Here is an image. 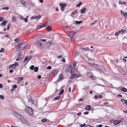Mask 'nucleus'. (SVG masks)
<instances>
[{
    "label": "nucleus",
    "instance_id": "f257e3e1",
    "mask_svg": "<svg viewBox=\"0 0 127 127\" xmlns=\"http://www.w3.org/2000/svg\"><path fill=\"white\" fill-rule=\"evenodd\" d=\"M24 110L27 112L29 115L32 116L33 114V111L30 107L26 106H25Z\"/></svg>",
    "mask_w": 127,
    "mask_h": 127
},
{
    "label": "nucleus",
    "instance_id": "f03ea898",
    "mask_svg": "<svg viewBox=\"0 0 127 127\" xmlns=\"http://www.w3.org/2000/svg\"><path fill=\"white\" fill-rule=\"evenodd\" d=\"M27 42H23L21 43L20 45L17 46V47H19V50L20 51L23 50L27 46Z\"/></svg>",
    "mask_w": 127,
    "mask_h": 127
},
{
    "label": "nucleus",
    "instance_id": "7ed1b4c3",
    "mask_svg": "<svg viewBox=\"0 0 127 127\" xmlns=\"http://www.w3.org/2000/svg\"><path fill=\"white\" fill-rule=\"evenodd\" d=\"M20 119L21 120L22 122L24 124H26L27 126L30 125L29 123L27 120L24 118L23 117H21Z\"/></svg>",
    "mask_w": 127,
    "mask_h": 127
},
{
    "label": "nucleus",
    "instance_id": "20e7f679",
    "mask_svg": "<svg viewBox=\"0 0 127 127\" xmlns=\"http://www.w3.org/2000/svg\"><path fill=\"white\" fill-rule=\"evenodd\" d=\"M76 32L74 31H71L69 34V36L71 38H72L76 34Z\"/></svg>",
    "mask_w": 127,
    "mask_h": 127
},
{
    "label": "nucleus",
    "instance_id": "39448f33",
    "mask_svg": "<svg viewBox=\"0 0 127 127\" xmlns=\"http://www.w3.org/2000/svg\"><path fill=\"white\" fill-rule=\"evenodd\" d=\"M34 44L38 47H40L41 46V44L40 43V41H37L35 42Z\"/></svg>",
    "mask_w": 127,
    "mask_h": 127
},
{
    "label": "nucleus",
    "instance_id": "423d86ee",
    "mask_svg": "<svg viewBox=\"0 0 127 127\" xmlns=\"http://www.w3.org/2000/svg\"><path fill=\"white\" fill-rule=\"evenodd\" d=\"M24 78L22 77H16L15 79L17 80V83H19L21 81L24 79Z\"/></svg>",
    "mask_w": 127,
    "mask_h": 127
},
{
    "label": "nucleus",
    "instance_id": "0eeeda50",
    "mask_svg": "<svg viewBox=\"0 0 127 127\" xmlns=\"http://www.w3.org/2000/svg\"><path fill=\"white\" fill-rule=\"evenodd\" d=\"M121 13V15L124 16V17L127 18V13L125 12L123 13V11L122 10H120Z\"/></svg>",
    "mask_w": 127,
    "mask_h": 127
},
{
    "label": "nucleus",
    "instance_id": "6e6552de",
    "mask_svg": "<svg viewBox=\"0 0 127 127\" xmlns=\"http://www.w3.org/2000/svg\"><path fill=\"white\" fill-rule=\"evenodd\" d=\"M121 123V121L119 120H116L114 121V125L118 124Z\"/></svg>",
    "mask_w": 127,
    "mask_h": 127
},
{
    "label": "nucleus",
    "instance_id": "1a4fd4ad",
    "mask_svg": "<svg viewBox=\"0 0 127 127\" xmlns=\"http://www.w3.org/2000/svg\"><path fill=\"white\" fill-rule=\"evenodd\" d=\"M119 88H120V90L122 91H123L124 92H127V89L125 88H121L120 87H119Z\"/></svg>",
    "mask_w": 127,
    "mask_h": 127
},
{
    "label": "nucleus",
    "instance_id": "9d476101",
    "mask_svg": "<svg viewBox=\"0 0 127 127\" xmlns=\"http://www.w3.org/2000/svg\"><path fill=\"white\" fill-rule=\"evenodd\" d=\"M126 30H122L119 31L120 34H123L125 33Z\"/></svg>",
    "mask_w": 127,
    "mask_h": 127
},
{
    "label": "nucleus",
    "instance_id": "9b49d317",
    "mask_svg": "<svg viewBox=\"0 0 127 127\" xmlns=\"http://www.w3.org/2000/svg\"><path fill=\"white\" fill-rule=\"evenodd\" d=\"M46 29L48 31H50L52 30V27L51 26H48L46 27Z\"/></svg>",
    "mask_w": 127,
    "mask_h": 127
},
{
    "label": "nucleus",
    "instance_id": "f8f14e48",
    "mask_svg": "<svg viewBox=\"0 0 127 127\" xmlns=\"http://www.w3.org/2000/svg\"><path fill=\"white\" fill-rule=\"evenodd\" d=\"M7 21L6 20L4 21L0 25L1 26H5L6 25Z\"/></svg>",
    "mask_w": 127,
    "mask_h": 127
},
{
    "label": "nucleus",
    "instance_id": "ddd939ff",
    "mask_svg": "<svg viewBox=\"0 0 127 127\" xmlns=\"http://www.w3.org/2000/svg\"><path fill=\"white\" fill-rule=\"evenodd\" d=\"M80 53H81L80 56L82 57V58H84V57L86 56V54H85V53L84 52H80Z\"/></svg>",
    "mask_w": 127,
    "mask_h": 127
},
{
    "label": "nucleus",
    "instance_id": "4468645a",
    "mask_svg": "<svg viewBox=\"0 0 127 127\" xmlns=\"http://www.w3.org/2000/svg\"><path fill=\"white\" fill-rule=\"evenodd\" d=\"M96 68L99 71H102L103 70V68L102 67H101L98 65Z\"/></svg>",
    "mask_w": 127,
    "mask_h": 127
},
{
    "label": "nucleus",
    "instance_id": "2eb2a0df",
    "mask_svg": "<svg viewBox=\"0 0 127 127\" xmlns=\"http://www.w3.org/2000/svg\"><path fill=\"white\" fill-rule=\"evenodd\" d=\"M86 10V8H83L81 10V12L82 13H84Z\"/></svg>",
    "mask_w": 127,
    "mask_h": 127
},
{
    "label": "nucleus",
    "instance_id": "dca6fc26",
    "mask_svg": "<svg viewBox=\"0 0 127 127\" xmlns=\"http://www.w3.org/2000/svg\"><path fill=\"white\" fill-rule=\"evenodd\" d=\"M83 21H76L75 22L74 24L76 25H77L82 23Z\"/></svg>",
    "mask_w": 127,
    "mask_h": 127
},
{
    "label": "nucleus",
    "instance_id": "f3484780",
    "mask_svg": "<svg viewBox=\"0 0 127 127\" xmlns=\"http://www.w3.org/2000/svg\"><path fill=\"white\" fill-rule=\"evenodd\" d=\"M80 52H79L77 51H75L74 53V57L75 58L76 57Z\"/></svg>",
    "mask_w": 127,
    "mask_h": 127
},
{
    "label": "nucleus",
    "instance_id": "a211bd4d",
    "mask_svg": "<svg viewBox=\"0 0 127 127\" xmlns=\"http://www.w3.org/2000/svg\"><path fill=\"white\" fill-rule=\"evenodd\" d=\"M91 108V106L90 105H87L86 107V110H89Z\"/></svg>",
    "mask_w": 127,
    "mask_h": 127
},
{
    "label": "nucleus",
    "instance_id": "6ab92c4d",
    "mask_svg": "<svg viewBox=\"0 0 127 127\" xmlns=\"http://www.w3.org/2000/svg\"><path fill=\"white\" fill-rule=\"evenodd\" d=\"M58 71L57 70H54L53 71V73L54 75H56L58 73Z\"/></svg>",
    "mask_w": 127,
    "mask_h": 127
},
{
    "label": "nucleus",
    "instance_id": "aec40b11",
    "mask_svg": "<svg viewBox=\"0 0 127 127\" xmlns=\"http://www.w3.org/2000/svg\"><path fill=\"white\" fill-rule=\"evenodd\" d=\"M87 74L88 75V74H90V75H91V76L90 75V77L91 78H92L93 77V76H92V75L93 74V73H92V72L91 71H89L87 72Z\"/></svg>",
    "mask_w": 127,
    "mask_h": 127
},
{
    "label": "nucleus",
    "instance_id": "412c9836",
    "mask_svg": "<svg viewBox=\"0 0 127 127\" xmlns=\"http://www.w3.org/2000/svg\"><path fill=\"white\" fill-rule=\"evenodd\" d=\"M119 3L120 4H124V5H126V2L124 1H119Z\"/></svg>",
    "mask_w": 127,
    "mask_h": 127
},
{
    "label": "nucleus",
    "instance_id": "4be33fe9",
    "mask_svg": "<svg viewBox=\"0 0 127 127\" xmlns=\"http://www.w3.org/2000/svg\"><path fill=\"white\" fill-rule=\"evenodd\" d=\"M123 41L125 42H123L124 43L126 44L127 42V38L126 37H124L123 38Z\"/></svg>",
    "mask_w": 127,
    "mask_h": 127
},
{
    "label": "nucleus",
    "instance_id": "5701e85b",
    "mask_svg": "<svg viewBox=\"0 0 127 127\" xmlns=\"http://www.w3.org/2000/svg\"><path fill=\"white\" fill-rule=\"evenodd\" d=\"M68 68L69 70V71L73 69V67L71 65H70L68 67Z\"/></svg>",
    "mask_w": 127,
    "mask_h": 127
},
{
    "label": "nucleus",
    "instance_id": "b1692460",
    "mask_svg": "<svg viewBox=\"0 0 127 127\" xmlns=\"http://www.w3.org/2000/svg\"><path fill=\"white\" fill-rule=\"evenodd\" d=\"M81 49H82V50H84L85 51H87V50H90V49H89L88 47H86L85 48H81Z\"/></svg>",
    "mask_w": 127,
    "mask_h": 127
},
{
    "label": "nucleus",
    "instance_id": "393cba45",
    "mask_svg": "<svg viewBox=\"0 0 127 127\" xmlns=\"http://www.w3.org/2000/svg\"><path fill=\"white\" fill-rule=\"evenodd\" d=\"M78 12V11L77 10H75L74 11L72 12V14H73V15H75V14L77 13Z\"/></svg>",
    "mask_w": 127,
    "mask_h": 127
},
{
    "label": "nucleus",
    "instance_id": "a878e982",
    "mask_svg": "<svg viewBox=\"0 0 127 127\" xmlns=\"http://www.w3.org/2000/svg\"><path fill=\"white\" fill-rule=\"evenodd\" d=\"M74 77L75 78H77L78 77H80V75L79 74H74Z\"/></svg>",
    "mask_w": 127,
    "mask_h": 127
},
{
    "label": "nucleus",
    "instance_id": "bb28decb",
    "mask_svg": "<svg viewBox=\"0 0 127 127\" xmlns=\"http://www.w3.org/2000/svg\"><path fill=\"white\" fill-rule=\"evenodd\" d=\"M63 76L62 74H61L60 75L59 77V79L60 80H62L63 79Z\"/></svg>",
    "mask_w": 127,
    "mask_h": 127
},
{
    "label": "nucleus",
    "instance_id": "cd10ccee",
    "mask_svg": "<svg viewBox=\"0 0 127 127\" xmlns=\"http://www.w3.org/2000/svg\"><path fill=\"white\" fill-rule=\"evenodd\" d=\"M98 21L97 20H95L94 22L90 24V25L91 26H93L94 24L96 22Z\"/></svg>",
    "mask_w": 127,
    "mask_h": 127
},
{
    "label": "nucleus",
    "instance_id": "c85d7f7f",
    "mask_svg": "<svg viewBox=\"0 0 127 127\" xmlns=\"http://www.w3.org/2000/svg\"><path fill=\"white\" fill-rule=\"evenodd\" d=\"M60 96H57L55 98V99H54V100H59L60 99Z\"/></svg>",
    "mask_w": 127,
    "mask_h": 127
},
{
    "label": "nucleus",
    "instance_id": "c756f323",
    "mask_svg": "<svg viewBox=\"0 0 127 127\" xmlns=\"http://www.w3.org/2000/svg\"><path fill=\"white\" fill-rule=\"evenodd\" d=\"M20 2L24 5H25L26 4L24 0H21Z\"/></svg>",
    "mask_w": 127,
    "mask_h": 127
},
{
    "label": "nucleus",
    "instance_id": "7c9ffc66",
    "mask_svg": "<svg viewBox=\"0 0 127 127\" xmlns=\"http://www.w3.org/2000/svg\"><path fill=\"white\" fill-rule=\"evenodd\" d=\"M34 72H37L38 70V68L37 67H36L34 68Z\"/></svg>",
    "mask_w": 127,
    "mask_h": 127
},
{
    "label": "nucleus",
    "instance_id": "2f4dec72",
    "mask_svg": "<svg viewBox=\"0 0 127 127\" xmlns=\"http://www.w3.org/2000/svg\"><path fill=\"white\" fill-rule=\"evenodd\" d=\"M12 21H13L15 22L16 19V18L15 16H13L12 17Z\"/></svg>",
    "mask_w": 127,
    "mask_h": 127
},
{
    "label": "nucleus",
    "instance_id": "473e14b6",
    "mask_svg": "<svg viewBox=\"0 0 127 127\" xmlns=\"http://www.w3.org/2000/svg\"><path fill=\"white\" fill-rule=\"evenodd\" d=\"M64 90L63 89H62L59 92V95H61L64 93Z\"/></svg>",
    "mask_w": 127,
    "mask_h": 127
},
{
    "label": "nucleus",
    "instance_id": "72a5a7b5",
    "mask_svg": "<svg viewBox=\"0 0 127 127\" xmlns=\"http://www.w3.org/2000/svg\"><path fill=\"white\" fill-rule=\"evenodd\" d=\"M47 25V24H44L42 25H40V26H41V28H43V27H45Z\"/></svg>",
    "mask_w": 127,
    "mask_h": 127
},
{
    "label": "nucleus",
    "instance_id": "f704fd0d",
    "mask_svg": "<svg viewBox=\"0 0 127 127\" xmlns=\"http://www.w3.org/2000/svg\"><path fill=\"white\" fill-rule=\"evenodd\" d=\"M34 66L33 65H32L30 66V68L31 70H33L34 69Z\"/></svg>",
    "mask_w": 127,
    "mask_h": 127
},
{
    "label": "nucleus",
    "instance_id": "c9c22d12",
    "mask_svg": "<svg viewBox=\"0 0 127 127\" xmlns=\"http://www.w3.org/2000/svg\"><path fill=\"white\" fill-rule=\"evenodd\" d=\"M47 120H48L46 119H42L41 120V121L43 123H44L46 122H47Z\"/></svg>",
    "mask_w": 127,
    "mask_h": 127
},
{
    "label": "nucleus",
    "instance_id": "e433bc0d",
    "mask_svg": "<svg viewBox=\"0 0 127 127\" xmlns=\"http://www.w3.org/2000/svg\"><path fill=\"white\" fill-rule=\"evenodd\" d=\"M82 4V2L81 1L79 2V3L77 4L76 5L77 7H79Z\"/></svg>",
    "mask_w": 127,
    "mask_h": 127
},
{
    "label": "nucleus",
    "instance_id": "4c0bfd02",
    "mask_svg": "<svg viewBox=\"0 0 127 127\" xmlns=\"http://www.w3.org/2000/svg\"><path fill=\"white\" fill-rule=\"evenodd\" d=\"M29 58V57L28 56H27L25 58L24 60V62H25Z\"/></svg>",
    "mask_w": 127,
    "mask_h": 127
},
{
    "label": "nucleus",
    "instance_id": "58836bf2",
    "mask_svg": "<svg viewBox=\"0 0 127 127\" xmlns=\"http://www.w3.org/2000/svg\"><path fill=\"white\" fill-rule=\"evenodd\" d=\"M4 20V18L3 17H0V21H3Z\"/></svg>",
    "mask_w": 127,
    "mask_h": 127
},
{
    "label": "nucleus",
    "instance_id": "ea45409f",
    "mask_svg": "<svg viewBox=\"0 0 127 127\" xmlns=\"http://www.w3.org/2000/svg\"><path fill=\"white\" fill-rule=\"evenodd\" d=\"M36 18H37V17H36V16H33L31 17V19H34Z\"/></svg>",
    "mask_w": 127,
    "mask_h": 127
},
{
    "label": "nucleus",
    "instance_id": "a19ab883",
    "mask_svg": "<svg viewBox=\"0 0 127 127\" xmlns=\"http://www.w3.org/2000/svg\"><path fill=\"white\" fill-rule=\"evenodd\" d=\"M16 114L18 116V117L20 119V118L21 117H22L20 114L16 113Z\"/></svg>",
    "mask_w": 127,
    "mask_h": 127
},
{
    "label": "nucleus",
    "instance_id": "79ce46f5",
    "mask_svg": "<svg viewBox=\"0 0 127 127\" xmlns=\"http://www.w3.org/2000/svg\"><path fill=\"white\" fill-rule=\"evenodd\" d=\"M17 87V85H14L12 87V89H16Z\"/></svg>",
    "mask_w": 127,
    "mask_h": 127
},
{
    "label": "nucleus",
    "instance_id": "37998d69",
    "mask_svg": "<svg viewBox=\"0 0 127 127\" xmlns=\"http://www.w3.org/2000/svg\"><path fill=\"white\" fill-rule=\"evenodd\" d=\"M76 62H74L73 64V67L74 68H75L76 67Z\"/></svg>",
    "mask_w": 127,
    "mask_h": 127
},
{
    "label": "nucleus",
    "instance_id": "c03bdc74",
    "mask_svg": "<svg viewBox=\"0 0 127 127\" xmlns=\"http://www.w3.org/2000/svg\"><path fill=\"white\" fill-rule=\"evenodd\" d=\"M12 66L13 69H15L16 67L15 64H13L12 65Z\"/></svg>",
    "mask_w": 127,
    "mask_h": 127
},
{
    "label": "nucleus",
    "instance_id": "a18cd8bd",
    "mask_svg": "<svg viewBox=\"0 0 127 127\" xmlns=\"http://www.w3.org/2000/svg\"><path fill=\"white\" fill-rule=\"evenodd\" d=\"M4 51V49L3 48H1V50H0V52H3Z\"/></svg>",
    "mask_w": 127,
    "mask_h": 127
},
{
    "label": "nucleus",
    "instance_id": "49530a36",
    "mask_svg": "<svg viewBox=\"0 0 127 127\" xmlns=\"http://www.w3.org/2000/svg\"><path fill=\"white\" fill-rule=\"evenodd\" d=\"M4 97L3 95H0V98L1 99H4Z\"/></svg>",
    "mask_w": 127,
    "mask_h": 127
},
{
    "label": "nucleus",
    "instance_id": "de8ad7c7",
    "mask_svg": "<svg viewBox=\"0 0 127 127\" xmlns=\"http://www.w3.org/2000/svg\"><path fill=\"white\" fill-rule=\"evenodd\" d=\"M14 41L16 42H18L19 41V39L18 38H16L14 39Z\"/></svg>",
    "mask_w": 127,
    "mask_h": 127
},
{
    "label": "nucleus",
    "instance_id": "09e8293b",
    "mask_svg": "<svg viewBox=\"0 0 127 127\" xmlns=\"http://www.w3.org/2000/svg\"><path fill=\"white\" fill-rule=\"evenodd\" d=\"M41 28V26L40 25H39L37 26L36 29L37 30Z\"/></svg>",
    "mask_w": 127,
    "mask_h": 127
},
{
    "label": "nucleus",
    "instance_id": "8fccbe9b",
    "mask_svg": "<svg viewBox=\"0 0 127 127\" xmlns=\"http://www.w3.org/2000/svg\"><path fill=\"white\" fill-rule=\"evenodd\" d=\"M9 9V7H3L2 8V9H6V10H8Z\"/></svg>",
    "mask_w": 127,
    "mask_h": 127
},
{
    "label": "nucleus",
    "instance_id": "3c124183",
    "mask_svg": "<svg viewBox=\"0 0 127 127\" xmlns=\"http://www.w3.org/2000/svg\"><path fill=\"white\" fill-rule=\"evenodd\" d=\"M119 34H120L119 33V32H118L115 33V35L117 36Z\"/></svg>",
    "mask_w": 127,
    "mask_h": 127
},
{
    "label": "nucleus",
    "instance_id": "603ef678",
    "mask_svg": "<svg viewBox=\"0 0 127 127\" xmlns=\"http://www.w3.org/2000/svg\"><path fill=\"white\" fill-rule=\"evenodd\" d=\"M86 125V124L85 123H84L83 124H81L80 126V127H84Z\"/></svg>",
    "mask_w": 127,
    "mask_h": 127
},
{
    "label": "nucleus",
    "instance_id": "864d4df0",
    "mask_svg": "<svg viewBox=\"0 0 127 127\" xmlns=\"http://www.w3.org/2000/svg\"><path fill=\"white\" fill-rule=\"evenodd\" d=\"M63 4L62 3H60L59 4V5L60 7H63Z\"/></svg>",
    "mask_w": 127,
    "mask_h": 127
},
{
    "label": "nucleus",
    "instance_id": "5fc2aeb1",
    "mask_svg": "<svg viewBox=\"0 0 127 127\" xmlns=\"http://www.w3.org/2000/svg\"><path fill=\"white\" fill-rule=\"evenodd\" d=\"M89 64L91 66H94V64H92V63H89Z\"/></svg>",
    "mask_w": 127,
    "mask_h": 127
},
{
    "label": "nucleus",
    "instance_id": "6e6d98bb",
    "mask_svg": "<svg viewBox=\"0 0 127 127\" xmlns=\"http://www.w3.org/2000/svg\"><path fill=\"white\" fill-rule=\"evenodd\" d=\"M98 65L97 64L96 65L95 64H94V66H94V67L97 68V66H98Z\"/></svg>",
    "mask_w": 127,
    "mask_h": 127
},
{
    "label": "nucleus",
    "instance_id": "4d7b16f0",
    "mask_svg": "<svg viewBox=\"0 0 127 127\" xmlns=\"http://www.w3.org/2000/svg\"><path fill=\"white\" fill-rule=\"evenodd\" d=\"M20 18L21 20H23L24 19L23 16L21 15L20 16Z\"/></svg>",
    "mask_w": 127,
    "mask_h": 127
},
{
    "label": "nucleus",
    "instance_id": "13d9d810",
    "mask_svg": "<svg viewBox=\"0 0 127 127\" xmlns=\"http://www.w3.org/2000/svg\"><path fill=\"white\" fill-rule=\"evenodd\" d=\"M47 68L49 69H51V66H48L47 67Z\"/></svg>",
    "mask_w": 127,
    "mask_h": 127
},
{
    "label": "nucleus",
    "instance_id": "bf43d9fd",
    "mask_svg": "<svg viewBox=\"0 0 127 127\" xmlns=\"http://www.w3.org/2000/svg\"><path fill=\"white\" fill-rule=\"evenodd\" d=\"M41 16L40 15H39L37 16H36L37 17V18H38V19H39L41 18Z\"/></svg>",
    "mask_w": 127,
    "mask_h": 127
},
{
    "label": "nucleus",
    "instance_id": "052dcab7",
    "mask_svg": "<svg viewBox=\"0 0 127 127\" xmlns=\"http://www.w3.org/2000/svg\"><path fill=\"white\" fill-rule=\"evenodd\" d=\"M61 10L63 11L64 10V7H61Z\"/></svg>",
    "mask_w": 127,
    "mask_h": 127
},
{
    "label": "nucleus",
    "instance_id": "680f3d73",
    "mask_svg": "<svg viewBox=\"0 0 127 127\" xmlns=\"http://www.w3.org/2000/svg\"><path fill=\"white\" fill-rule=\"evenodd\" d=\"M24 19L25 22H26L28 21V19L26 18H25Z\"/></svg>",
    "mask_w": 127,
    "mask_h": 127
},
{
    "label": "nucleus",
    "instance_id": "e2e57ef3",
    "mask_svg": "<svg viewBox=\"0 0 127 127\" xmlns=\"http://www.w3.org/2000/svg\"><path fill=\"white\" fill-rule=\"evenodd\" d=\"M102 125H97L96 126V127H102Z\"/></svg>",
    "mask_w": 127,
    "mask_h": 127
},
{
    "label": "nucleus",
    "instance_id": "0e129e2a",
    "mask_svg": "<svg viewBox=\"0 0 127 127\" xmlns=\"http://www.w3.org/2000/svg\"><path fill=\"white\" fill-rule=\"evenodd\" d=\"M22 54L21 53H19L18 56H22Z\"/></svg>",
    "mask_w": 127,
    "mask_h": 127
},
{
    "label": "nucleus",
    "instance_id": "69168bd1",
    "mask_svg": "<svg viewBox=\"0 0 127 127\" xmlns=\"http://www.w3.org/2000/svg\"><path fill=\"white\" fill-rule=\"evenodd\" d=\"M124 101L125 104L127 105V100H124Z\"/></svg>",
    "mask_w": 127,
    "mask_h": 127
},
{
    "label": "nucleus",
    "instance_id": "338daca9",
    "mask_svg": "<svg viewBox=\"0 0 127 127\" xmlns=\"http://www.w3.org/2000/svg\"><path fill=\"white\" fill-rule=\"evenodd\" d=\"M68 27H69L68 26H66L65 27H64V28L65 29H68Z\"/></svg>",
    "mask_w": 127,
    "mask_h": 127
},
{
    "label": "nucleus",
    "instance_id": "774afa93",
    "mask_svg": "<svg viewBox=\"0 0 127 127\" xmlns=\"http://www.w3.org/2000/svg\"><path fill=\"white\" fill-rule=\"evenodd\" d=\"M41 78V76L40 75H39L38 76H37V78L38 79H40Z\"/></svg>",
    "mask_w": 127,
    "mask_h": 127
}]
</instances>
